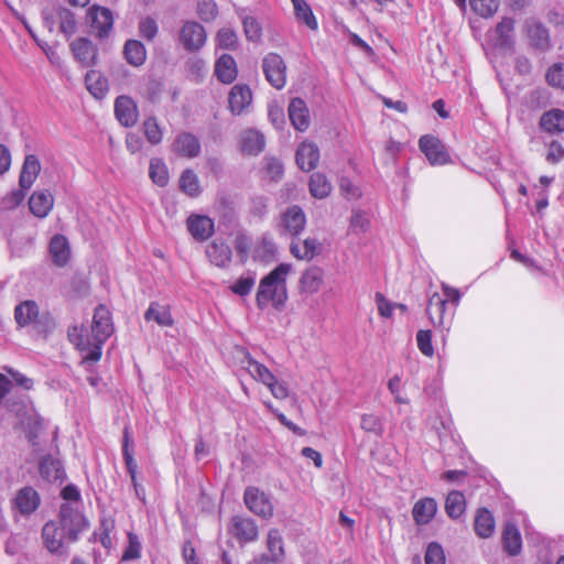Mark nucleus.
I'll use <instances>...</instances> for the list:
<instances>
[{
  "label": "nucleus",
  "mask_w": 564,
  "mask_h": 564,
  "mask_svg": "<svg viewBox=\"0 0 564 564\" xmlns=\"http://www.w3.org/2000/svg\"><path fill=\"white\" fill-rule=\"evenodd\" d=\"M293 8L294 19L297 23L305 25L311 31L318 30V21L311 4L306 0H290Z\"/></svg>",
  "instance_id": "24"
},
{
  "label": "nucleus",
  "mask_w": 564,
  "mask_h": 564,
  "mask_svg": "<svg viewBox=\"0 0 564 564\" xmlns=\"http://www.w3.org/2000/svg\"><path fill=\"white\" fill-rule=\"evenodd\" d=\"M44 25L50 32L56 28L66 36H72L76 32L77 23L74 14L61 6L47 7L42 12Z\"/></svg>",
  "instance_id": "5"
},
{
  "label": "nucleus",
  "mask_w": 564,
  "mask_h": 564,
  "mask_svg": "<svg viewBox=\"0 0 564 564\" xmlns=\"http://www.w3.org/2000/svg\"><path fill=\"white\" fill-rule=\"evenodd\" d=\"M262 69L267 80L276 89H282L286 84V65L276 53H269L262 61Z\"/></svg>",
  "instance_id": "8"
},
{
  "label": "nucleus",
  "mask_w": 564,
  "mask_h": 564,
  "mask_svg": "<svg viewBox=\"0 0 564 564\" xmlns=\"http://www.w3.org/2000/svg\"><path fill=\"white\" fill-rule=\"evenodd\" d=\"M54 206V197L47 189L34 192L29 199L31 213L39 218H45Z\"/></svg>",
  "instance_id": "23"
},
{
  "label": "nucleus",
  "mask_w": 564,
  "mask_h": 564,
  "mask_svg": "<svg viewBox=\"0 0 564 564\" xmlns=\"http://www.w3.org/2000/svg\"><path fill=\"white\" fill-rule=\"evenodd\" d=\"M475 532L481 539H487L495 532V519L488 509H479L475 518Z\"/></svg>",
  "instance_id": "34"
},
{
  "label": "nucleus",
  "mask_w": 564,
  "mask_h": 564,
  "mask_svg": "<svg viewBox=\"0 0 564 564\" xmlns=\"http://www.w3.org/2000/svg\"><path fill=\"white\" fill-rule=\"evenodd\" d=\"M257 282L256 272L248 271L240 275L231 285L232 293L239 296H247L251 293Z\"/></svg>",
  "instance_id": "43"
},
{
  "label": "nucleus",
  "mask_w": 564,
  "mask_h": 564,
  "mask_svg": "<svg viewBox=\"0 0 564 564\" xmlns=\"http://www.w3.org/2000/svg\"><path fill=\"white\" fill-rule=\"evenodd\" d=\"M147 321H154L163 327L172 326L174 321L172 318L170 307L160 303H151L144 314Z\"/></svg>",
  "instance_id": "35"
},
{
  "label": "nucleus",
  "mask_w": 564,
  "mask_h": 564,
  "mask_svg": "<svg viewBox=\"0 0 564 564\" xmlns=\"http://www.w3.org/2000/svg\"><path fill=\"white\" fill-rule=\"evenodd\" d=\"M115 113L119 122L132 127L138 120L137 106L130 97L119 96L115 101Z\"/></svg>",
  "instance_id": "20"
},
{
  "label": "nucleus",
  "mask_w": 564,
  "mask_h": 564,
  "mask_svg": "<svg viewBox=\"0 0 564 564\" xmlns=\"http://www.w3.org/2000/svg\"><path fill=\"white\" fill-rule=\"evenodd\" d=\"M41 474L48 480H62L64 477V470L57 460L45 459L40 466Z\"/></svg>",
  "instance_id": "50"
},
{
  "label": "nucleus",
  "mask_w": 564,
  "mask_h": 564,
  "mask_svg": "<svg viewBox=\"0 0 564 564\" xmlns=\"http://www.w3.org/2000/svg\"><path fill=\"white\" fill-rule=\"evenodd\" d=\"M252 94L247 85H235L229 93V108L234 115H241L250 107Z\"/></svg>",
  "instance_id": "21"
},
{
  "label": "nucleus",
  "mask_w": 564,
  "mask_h": 564,
  "mask_svg": "<svg viewBox=\"0 0 564 564\" xmlns=\"http://www.w3.org/2000/svg\"><path fill=\"white\" fill-rule=\"evenodd\" d=\"M376 303L382 317L389 318L392 316L397 303L389 302L381 293L376 294Z\"/></svg>",
  "instance_id": "63"
},
{
  "label": "nucleus",
  "mask_w": 564,
  "mask_h": 564,
  "mask_svg": "<svg viewBox=\"0 0 564 564\" xmlns=\"http://www.w3.org/2000/svg\"><path fill=\"white\" fill-rule=\"evenodd\" d=\"M206 256L214 265L225 268L230 263L232 252L226 242L215 239L207 246Z\"/></svg>",
  "instance_id": "22"
},
{
  "label": "nucleus",
  "mask_w": 564,
  "mask_h": 564,
  "mask_svg": "<svg viewBox=\"0 0 564 564\" xmlns=\"http://www.w3.org/2000/svg\"><path fill=\"white\" fill-rule=\"evenodd\" d=\"M113 333L111 314L105 305L96 307L90 329L73 326L68 338L83 354L85 361L96 362L101 358L102 346Z\"/></svg>",
  "instance_id": "1"
},
{
  "label": "nucleus",
  "mask_w": 564,
  "mask_h": 564,
  "mask_svg": "<svg viewBox=\"0 0 564 564\" xmlns=\"http://www.w3.org/2000/svg\"><path fill=\"white\" fill-rule=\"evenodd\" d=\"M446 299L438 293H433L429 299L427 314L434 326L445 325Z\"/></svg>",
  "instance_id": "33"
},
{
  "label": "nucleus",
  "mask_w": 564,
  "mask_h": 564,
  "mask_svg": "<svg viewBox=\"0 0 564 564\" xmlns=\"http://www.w3.org/2000/svg\"><path fill=\"white\" fill-rule=\"evenodd\" d=\"M85 83L88 91L96 98L102 99L109 89L107 78L98 70L91 69L86 74Z\"/></svg>",
  "instance_id": "31"
},
{
  "label": "nucleus",
  "mask_w": 564,
  "mask_h": 564,
  "mask_svg": "<svg viewBox=\"0 0 564 564\" xmlns=\"http://www.w3.org/2000/svg\"><path fill=\"white\" fill-rule=\"evenodd\" d=\"M332 185L322 173H314L310 178V192L315 198H325L330 194Z\"/></svg>",
  "instance_id": "44"
},
{
  "label": "nucleus",
  "mask_w": 564,
  "mask_h": 564,
  "mask_svg": "<svg viewBox=\"0 0 564 564\" xmlns=\"http://www.w3.org/2000/svg\"><path fill=\"white\" fill-rule=\"evenodd\" d=\"M503 549L509 555H518L522 549V540L519 530L513 524H507L502 533Z\"/></svg>",
  "instance_id": "36"
},
{
  "label": "nucleus",
  "mask_w": 564,
  "mask_h": 564,
  "mask_svg": "<svg viewBox=\"0 0 564 564\" xmlns=\"http://www.w3.org/2000/svg\"><path fill=\"white\" fill-rule=\"evenodd\" d=\"M173 151L184 158H196L200 153V142L196 135L182 132L173 142Z\"/></svg>",
  "instance_id": "19"
},
{
  "label": "nucleus",
  "mask_w": 564,
  "mask_h": 564,
  "mask_svg": "<svg viewBox=\"0 0 564 564\" xmlns=\"http://www.w3.org/2000/svg\"><path fill=\"white\" fill-rule=\"evenodd\" d=\"M217 78L224 84H231L238 75L237 64L232 56L228 54L221 55L215 65Z\"/></svg>",
  "instance_id": "29"
},
{
  "label": "nucleus",
  "mask_w": 564,
  "mask_h": 564,
  "mask_svg": "<svg viewBox=\"0 0 564 564\" xmlns=\"http://www.w3.org/2000/svg\"><path fill=\"white\" fill-rule=\"evenodd\" d=\"M159 31L156 21L153 18L147 17L139 22V32L142 37L152 41Z\"/></svg>",
  "instance_id": "57"
},
{
  "label": "nucleus",
  "mask_w": 564,
  "mask_h": 564,
  "mask_svg": "<svg viewBox=\"0 0 564 564\" xmlns=\"http://www.w3.org/2000/svg\"><path fill=\"white\" fill-rule=\"evenodd\" d=\"M246 369L250 376L264 384L271 394L279 400H284L289 397V387L285 381L279 380L264 365L247 356Z\"/></svg>",
  "instance_id": "4"
},
{
  "label": "nucleus",
  "mask_w": 564,
  "mask_h": 564,
  "mask_svg": "<svg viewBox=\"0 0 564 564\" xmlns=\"http://www.w3.org/2000/svg\"><path fill=\"white\" fill-rule=\"evenodd\" d=\"M425 564H445V553L441 544L431 542L425 552Z\"/></svg>",
  "instance_id": "54"
},
{
  "label": "nucleus",
  "mask_w": 564,
  "mask_h": 564,
  "mask_svg": "<svg viewBox=\"0 0 564 564\" xmlns=\"http://www.w3.org/2000/svg\"><path fill=\"white\" fill-rule=\"evenodd\" d=\"M238 37L234 30L223 28L218 31L216 36L217 45L225 50H232L237 44Z\"/></svg>",
  "instance_id": "53"
},
{
  "label": "nucleus",
  "mask_w": 564,
  "mask_h": 564,
  "mask_svg": "<svg viewBox=\"0 0 564 564\" xmlns=\"http://www.w3.org/2000/svg\"><path fill=\"white\" fill-rule=\"evenodd\" d=\"M319 251L321 243L315 238H306L303 241H292L290 245V252L297 260L311 261Z\"/></svg>",
  "instance_id": "25"
},
{
  "label": "nucleus",
  "mask_w": 564,
  "mask_h": 564,
  "mask_svg": "<svg viewBox=\"0 0 564 564\" xmlns=\"http://www.w3.org/2000/svg\"><path fill=\"white\" fill-rule=\"evenodd\" d=\"M370 227V220L362 210H354L350 218V229L356 232H366Z\"/></svg>",
  "instance_id": "55"
},
{
  "label": "nucleus",
  "mask_w": 564,
  "mask_h": 564,
  "mask_svg": "<svg viewBox=\"0 0 564 564\" xmlns=\"http://www.w3.org/2000/svg\"><path fill=\"white\" fill-rule=\"evenodd\" d=\"M268 117L275 128H281L284 124L285 119L283 108L276 102L269 105Z\"/></svg>",
  "instance_id": "62"
},
{
  "label": "nucleus",
  "mask_w": 564,
  "mask_h": 564,
  "mask_svg": "<svg viewBox=\"0 0 564 564\" xmlns=\"http://www.w3.org/2000/svg\"><path fill=\"white\" fill-rule=\"evenodd\" d=\"M180 187L188 196H197L200 193V184L197 175L192 170H185L180 177Z\"/></svg>",
  "instance_id": "46"
},
{
  "label": "nucleus",
  "mask_w": 564,
  "mask_h": 564,
  "mask_svg": "<svg viewBox=\"0 0 564 564\" xmlns=\"http://www.w3.org/2000/svg\"><path fill=\"white\" fill-rule=\"evenodd\" d=\"M48 253L56 267H65L72 254L68 239L63 235H54L48 245Z\"/></svg>",
  "instance_id": "16"
},
{
  "label": "nucleus",
  "mask_w": 564,
  "mask_h": 564,
  "mask_svg": "<svg viewBox=\"0 0 564 564\" xmlns=\"http://www.w3.org/2000/svg\"><path fill=\"white\" fill-rule=\"evenodd\" d=\"M128 546L122 554V561L137 560L141 556V543L137 534L128 533Z\"/></svg>",
  "instance_id": "56"
},
{
  "label": "nucleus",
  "mask_w": 564,
  "mask_h": 564,
  "mask_svg": "<svg viewBox=\"0 0 564 564\" xmlns=\"http://www.w3.org/2000/svg\"><path fill=\"white\" fill-rule=\"evenodd\" d=\"M306 225L303 209L296 205L288 207L280 217V227L291 236L300 235Z\"/></svg>",
  "instance_id": "12"
},
{
  "label": "nucleus",
  "mask_w": 564,
  "mask_h": 564,
  "mask_svg": "<svg viewBox=\"0 0 564 564\" xmlns=\"http://www.w3.org/2000/svg\"><path fill=\"white\" fill-rule=\"evenodd\" d=\"M265 170L268 175L274 181L281 178L283 174L282 163L280 162V160L274 158L267 160Z\"/></svg>",
  "instance_id": "64"
},
{
  "label": "nucleus",
  "mask_w": 564,
  "mask_h": 564,
  "mask_svg": "<svg viewBox=\"0 0 564 564\" xmlns=\"http://www.w3.org/2000/svg\"><path fill=\"white\" fill-rule=\"evenodd\" d=\"M40 171L41 165L36 156L32 154L26 155L20 174V186L23 189H29L35 182Z\"/></svg>",
  "instance_id": "32"
},
{
  "label": "nucleus",
  "mask_w": 564,
  "mask_h": 564,
  "mask_svg": "<svg viewBox=\"0 0 564 564\" xmlns=\"http://www.w3.org/2000/svg\"><path fill=\"white\" fill-rule=\"evenodd\" d=\"M240 145L247 154H259L265 145L264 135L256 129H247L240 134Z\"/></svg>",
  "instance_id": "27"
},
{
  "label": "nucleus",
  "mask_w": 564,
  "mask_h": 564,
  "mask_svg": "<svg viewBox=\"0 0 564 564\" xmlns=\"http://www.w3.org/2000/svg\"><path fill=\"white\" fill-rule=\"evenodd\" d=\"M247 508L258 517L269 519L273 516L270 497L257 487H247L243 494Z\"/></svg>",
  "instance_id": "9"
},
{
  "label": "nucleus",
  "mask_w": 564,
  "mask_h": 564,
  "mask_svg": "<svg viewBox=\"0 0 564 564\" xmlns=\"http://www.w3.org/2000/svg\"><path fill=\"white\" fill-rule=\"evenodd\" d=\"M471 10L481 18H491L499 8V0H469Z\"/></svg>",
  "instance_id": "47"
},
{
  "label": "nucleus",
  "mask_w": 564,
  "mask_h": 564,
  "mask_svg": "<svg viewBox=\"0 0 564 564\" xmlns=\"http://www.w3.org/2000/svg\"><path fill=\"white\" fill-rule=\"evenodd\" d=\"M39 315V307L33 301H25L19 304L14 311V317L20 326L32 324Z\"/></svg>",
  "instance_id": "38"
},
{
  "label": "nucleus",
  "mask_w": 564,
  "mask_h": 564,
  "mask_svg": "<svg viewBox=\"0 0 564 564\" xmlns=\"http://www.w3.org/2000/svg\"><path fill=\"white\" fill-rule=\"evenodd\" d=\"M295 160L302 171H312L319 161L318 147L314 142L303 141L296 150Z\"/></svg>",
  "instance_id": "17"
},
{
  "label": "nucleus",
  "mask_w": 564,
  "mask_h": 564,
  "mask_svg": "<svg viewBox=\"0 0 564 564\" xmlns=\"http://www.w3.org/2000/svg\"><path fill=\"white\" fill-rule=\"evenodd\" d=\"M196 13L204 22H212L218 15V7L214 0H197Z\"/></svg>",
  "instance_id": "48"
},
{
  "label": "nucleus",
  "mask_w": 564,
  "mask_h": 564,
  "mask_svg": "<svg viewBox=\"0 0 564 564\" xmlns=\"http://www.w3.org/2000/svg\"><path fill=\"white\" fill-rule=\"evenodd\" d=\"M465 497L462 492L454 490L447 495L445 510L452 519L459 518L465 511Z\"/></svg>",
  "instance_id": "45"
},
{
  "label": "nucleus",
  "mask_w": 564,
  "mask_h": 564,
  "mask_svg": "<svg viewBox=\"0 0 564 564\" xmlns=\"http://www.w3.org/2000/svg\"><path fill=\"white\" fill-rule=\"evenodd\" d=\"M40 496L32 487L21 488L13 499V508L23 516L33 513L40 506Z\"/></svg>",
  "instance_id": "15"
},
{
  "label": "nucleus",
  "mask_w": 564,
  "mask_h": 564,
  "mask_svg": "<svg viewBox=\"0 0 564 564\" xmlns=\"http://www.w3.org/2000/svg\"><path fill=\"white\" fill-rule=\"evenodd\" d=\"M88 19L94 32L104 37L111 30L113 24L112 13L109 9L94 6L88 10Z\"/></svg>",
  "instance_id": "13"
},
{
  "label": "nucleus",
  "mask_w": 564,
  "mask_h": 564,
  "mask_svg": "<svg viewBox=\"0 0 564 564\" xmlns=\"http://www.w3.org/2000/svg\"><path fill=\"white\" fill-rule=\"evenodd\" d=\"M178 41L185 51L197 52L206 44L207 33L200 23L187 20L180 29Z\"/></svg>",
  "instance_id": "7"
},
{
  "label": "nucleus",
  "mask_w": 564,
  "mask_h": 564,
  "mask_svg": "<svg viewBox=\"0 0 564 564\" xmlns=\"http://www.w3.org/2000/svg\"><path fill=\"white\" fill-rule=\"evenodd\" d=\"M267 547L269 555L273 562H282L284 557L283 539L278 529H271L268 532Z\"/></svg>",
  "instance_id": "41"
},
{
  "label": "nucleus",
  "mask_w": 564,
  "mask_h": 564,
  "mask_svg": "<svg viewBox=\"0 0 564 564\" xmlns=\"http://www.w3.org/2000/svg\"><path fill=\"white\" fill-rule=\"evenodd\" d=\"M339 187L347 199H357L361 196L359 186L355 185L349 178L343 177Z\"/></svg>",
  "instance_id": "61"
},
{
  "label": "nucleus",
  "mask_w": 564,
  "mask_h": 564,
  "mask_svg": "<svg viewBox=\"0 0 564 564\" xmlns=\"http://www.w3.org/2000/svg\"><path fill=\"white\" fill-rule=\"evenodd\" d=\"M420 149L432 165H444L449 160L445 145L433 135H423L420 141Z\"/></svg>",
  "instance_id": "11"
},
{
  "label": "nucleus",
  "mask_w": 564,
  "mask_h": 564,
  "mask_svg": "<svg viewBox=\"0 0 564 564\" xmlns=\"http://www.w3.org/2000/svg\"><path fill=\"white\" fill-rule=\"evenodd\" d=\"M88 527L84 514L72 505L61 507L59 521H48L42 529V539L52 554L63 552L66 542H75Z\"/></svg>",
  "instance_id": "2"
},
{
  "label": "nucleus",
  "mask_w": 564,
  "mask_h": 564,
  "mask_svg": "<svg viewBox=\"0 0 564 564\" xmlns=\"http://www.w3.org/2000/svg\"><path fill=\"white\" fill-rule=\"evenodd\" d=\"M115 529V521L113 519H102L99 528V532L95 533V538L98 536L99 542L101 545L107 550L110 551L112 547V539H111V532Z\"/></svg>",
  "instance_id": "49"
},
{
  "label": "nucleus",
  "mask_w": 564,
  "mask_h": 564,
  "mask_svg": "<svg viewBox=\"0 0 564 564\" xmlns=\"http://www.w3.org/2000/svg\"><path fill=\"white\" fill-rule=\"evenodd\" d=\"M236 534L247 541H254L258 536V527L253 520L242 517H235L232 519Z\"/></svg>",
  "instance_id": "39"
},
{
  "label": "nucleus",
  "mask_w": 564,
  "mask_h": 564,
  "mask_svg": "<svg viewBox=\"0 0 564 564\" xmlns=\"http://www.w3.org/2000/svg\"><path fill=\"white\" fill-rule=\"evenodd\" d=\"M124 56L129 64L140 66L145 62L147 50L140 41L129 40L124 45Z\"/></svg>",
  "instance_id": "40"
},
{
  "label": "nucleus",
  "mask_w": 564,
  "mask_h": 564,
  "mask_svg": "<svg viewBox=\"0 0 564 564\" xmlns=\"http://www.w3.org/2000/svg\"><path fill=\"white\" fill-rule=\"evenodd\" d=\"M70 50L75 59L84 67H90L97 63V48L88 39L80 37L72 42Z\"/></svg>",
  "instance_id": "14"
},
{
  "label": "nucleus",
  "mask_w": 564,
  "mask_h": 564,
  "mask_svg": "<svg viewBox=\"0 0 564 564\" xmlns=\"http://www.w3.org/2000/svg\"><path fill=\"white\" fill-rule=\"evenodd\" d=\"M246 36L251 41H257L261 35V28L252 17H246L242 21Z\"/></svg>",
  "instance_id": "60"
},
{
  "label": "nucleus",
  "mask_w": 564,
  "mask_h": 564,
  "mask_svg": "<svg viewBox=\"0 0 564 564\" xmlns=\"http://www.w3.org/2000/svg\"><path fill=\"white\" fill-rule=\"evenodd\" d=\"M293 270L292 263L283 262L260 280L256 293L257 306L260 310L269 306L280 310L285 306L289 299L286 281Z\"/></svg>",
  "instance_id": "3"
},
{
  "label": "nucleus",
  "mask_w": 564,
  "mask_h": 564,
  "mask_svg": "<svg viewBox=\"0 0 564 564\" xmlns=\"http://www.w3.org/2000/svg\"><path fill=\"white\" fill-rule=\"evenodd\" d=\"M514 20L503 18L495 29L487 34L488 44L501 52H512L514 47Z\"/></svg>",
  "instance_id": "6"
},
{
  "label": "nucleus",
  "mask_w": 564,
  "mask_h": 564,
  "mask_svg": "<svg viewBox=\"0 0 564 564\" xmlns=\"http://www.w3.org/2000/svg\"><path fill=\"white\" fill-rule=\"evenodd\" d=\"M360 426L366 432H371L377 435L382 433V423L381 420L373 414H364L361 416Z\"/></svg>",
  "instance_id": "59"
},
{
  "label": "nucleus",
  "mask_w": 564,
  "mask_h": 564,
  "mask_svg": "<svg viewBox=\"0 0 564 564\" xmlns=\"http://www.w3.org/2000/svg\"><path fill=\"white\" fill-rule=\"evenodd\" d=\"M149 176L154 184L164 187L169 183V170L163 160L154 158L150 161Z\"/></svg>",
  "instance_id": "42"
},
{
  "label": "nucleus",
  "mask_w": 564,
  "mask_h": 564,
  "mask_svg": "<svg viewBox=\"0 0 564 564\" xmlns=\"http://www.w3.org/2000/svg\"><path fill=\"white\" fill-rule=\"evenodd\" d=\"M545 77L550 86L564 89V63L553 64L547 69Z\"/></svg>",
  "instance_id": "51"
},
{
  "label": "nucleus",
  "mask_w": 564,
  "mask_h": 564,
  "mask_svg": "<svg viewBox=\"0 0 564 564\" xmlns=\"http://www.w3.org/2000/svg\"><path fill=\"white\" fill-rule=\"evenodd\" d=\"M187 229L196 240H206L214 232V221L207 216L192 215L187 219Z\"/></svg>",
  "instance_id": "26"
},
{
  "label": "nucleus",
  "mask_w": 564,
  "mask_h": 564,
  "mask_svg": "<svg viewBox=\"0 0 564 564\" xmlns=\"http://www.w3.org/2000/svg\"><path fill=\"white\" fill-rule=\"evenodd\" d=\"M541 128L549 133H560L564 131V111L552 109L545 112L540 121Z\"/></svg>",
  "instance_id": "37"
},
{
  "label": "nucleus",
  "mask_w": 564,
  "mask_h": 564,
  "mask_svg": "<svg viewBox=\"0 0 564 564\" xmlns=\"http://www.w3.org/2000/svg\"><path fill=\"white\" fill-rule=\"evenodd\" d=\"M436 511V501L433 498H423L416 501L413 507V519L416 522V524L424 525L432 521Z\"/></svg>",
  "instance_id": "28"
},
{
  "label": "nucleus",
  "mask_w": 564,
  "mask_h": 564,
  "mask_svg": "<svg viewBox=\"0 0 564 564\" xmlns=\"http://www.w3.org/2000/svg\"><path fill=\"white\" fill-rule=\"evenodd\" d=\"M528 37L531 41V44L541 50L545 51L550 46V36L546 28H544L541 23L530 20L525 23Z\"/></svg>",
  "instance_id": "30"
},
{
  "label": "nucleus",
  "mask_w": 564,
  "mask_h": 564,
  "mask_svg": "<svg viewBox=\"0 0 564 564\" xmlns=\"http://www.w3.org/2000/svg\"><path fill=\"white\" fill-rule=\"evenodd\" d=\"M144 134L151 144H159L163 133L155 118H148L143 123Z\"/></svg>",
  "instance_id": "52"
},
{
  "label": "nucleus",
  "mask_w": 564,
  "mask_h": 564,
  "mask_svg": "<svg viewBox=\"0 0 564 564\" xmlns=\"http://www.w3.org/2000/svg\"><path fill=\"white\" fill-rule=\"evenodd\" d=\"M416 343L420 351L427 356L432 357L434 354L433 345H432V335L430 330H419L416 334Z\"/></svg>",
  "instance_id": "58"
},
{
  "label": "nucleus",
  "mask_w": 564,
  "mask_h": 564,
  "mask_svg": "<svg viewBox=\"0 0 564 564\" xmlns=\"http://www.w3.org/2000/svg\"><path fill=\"white\" fill-rule=\"evenodd\" d=\"M289 118L293 127L301 132L308 129L311 123L310 111L305 101L301 98H293L289 105Z\"/></svg>",
  "instance_id": "18"
},
{
  "label": "nucleus",
  "mask_w": 564,
  "mask_h": 564,
  "mask_svg": "<svg viewBox=\"0 0 564 564\" xmlns=\"http://www.w3.org/2000/svg\"><path fill=\"white\" fill-rule=\"evenodd\" d=\"M324 282V270L319 267L312 265L302 271L297 282V291L300 295L310 297L322 290Z\"/></svg>",
  "instance_id": "10"
}]
</instances>
